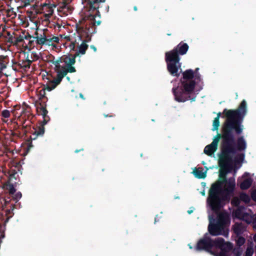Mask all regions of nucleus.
I'll return each mask as SVG.
<instances>
[{
	"instance_id": "1",
	"label": "nucleus",
	"mask_w": 256,
	"mask_h": 256,
	"mask_svg": "<svg viewBox=\"0 0 256 256\" xmlns=\"http://www.w3.org/2000/svg\"><path fill=\"white\" fill-rule=\"evenodd\" d=\"M223 113L226 117V120L222 126V134H218L212 142L206 146L204 152L208 155H212L217 150L220 138L224 139L223 152L219 159L220 167L218 180L213 184L210 188L208 198V202L213 210H218L224 205V201L229 200L232 196L236 187L235 178H226V174L232 162L230 156L234 154L235 150L232 144L234 142L232 130H234L238 134L242 133L243 128L239 125L238 121L243 118L246 113V104L245 100L242 102L237 110H227L225 109Z\"/></svg>"
},
{
	"instance_id": "2",
	"label": "nucleus",
	"mask_w": 256,
	"mask_h": 256,
	"mask_svg": "<svg viewBox=\"0 0 256 256\" xmlns=\"http://www.w3.org/2000/svg\"><path fill=\"white\" fill-rule=\"evenodd\" d=\"M84 6L87 14L84 18L76 24V30L82 40H92V34L96 32V26L101 24L100 14L98 8L90 10L86 6Z\"/></svg>"
},
{
	"instance_id": "3",
	"label": "nucleus",
	"mask_w": 256,
	"mask_h": 256,
	"mask_svg": "<svg viewBox=\"0 0 256 256\" xmlns=\"http://www.w3.org/2000/svg\"><path fill=\"white\" fill-rule=\"evenodd\" d=\"M198 68H196L195 74L192 70H188L182 73L183 78L182 80V87H177L174 88L172 91L175 96V99L179 102H184L188 100V95L192 92L195 82L192 80H200V76L198 74Z\"/></svg>"
},
{
	"instance_id": "4",
	"label": "nucleus",
	"mask_w": 256,
	"mask_h": 256,
	"mask_svg": "<svg viewBox=\"0 0 256 256\" xmlns=\"http://www.w3.org/2000/svg\"><path fill=\"white\" fill-rule=\"evenodd\" d=\"M38 100L36 105V111L38 115L42 116L43 121L40 125L36 128H33L30 130L32 136L28 140L29 143L28 150L33 146L32 140H36L38 136H42L44 133V125L46 124L50 120V118L48 116V111L46 110V102L48 98L46 96L45 89L42 88L38 92Z\"/></svg>"
},
{
	"instance_id": "5",
	"label": "nucleus",
	"mask_w": 256,
	"mask_h": 256,
	"mask_svg": "<svg viewBox=\"0 0 256 256\" xmlns=\"http://www.w3.org/2000/svg\"><path fill=\"white\" fill-rule=\"evenodd\" d=\"M196 248L198 250H205L220 256L221 252L230 250L232 248V245L229 242H224L222 238H218L212 240L205 236L198 242Z\"/></svg>"
},
{
	"instance_id": "6",
	"label": "nucleus",
	"mask_w": 256,
	"mask_h": 256,
	"mask_svg": "<svg viewBox=\"0 0 256 256\" xmlns=\"http://www.w3.org/2000/svg\"><path fill=\"white\" fill-rule=\"evenodd\" d=\"M188 48L186 43H180L176 48L166 53V60L168 72L174 76L179 75L178 70H180L181 64L179 62L180 58L178 53L183 55L186 54Z\"/></svg>"
},
{
	"instance_id": "7",
	"label": "nucleus",
	"mask_w": 256,
	"mask_h": 256,
	"mask_svg": "<svg viewBox=\"0 0 256 256\" xmlns=\"http://www.w3.org/2000/svg\"><path fill=\"white\" fill-rule=\"evenodd\" d=\"M235 217L242 219L247 223L252 222L254 228L256 229V216L252 214V211L244 208H238L234 212Z\"/></svg>"
},
{
	"instance_id": "8",
	"label": "nucleus",
	"mask_w": 256,
	"mask_h": 256,
	"mask_svg": "<svg viewBox=\"0 0 256 256\" xmlns=\"http://www.w3.org/2000/svg\"><path fill=\"white\" fill-rule=\"evenodd\" d=\"M76 62L75 57H72L71 60H69L68 63L64 66H62V69L58 72L56 76H58V80H56L58 82H60L62 78L68 74V72H76V70L74 67L72 66Z\"/></svg>"
},
{
	"instance_id": "9",
	"label": "nucleus",
	"mask_w": 256,
	"mask_h": 256,
	"mask_svg": "<svg viewBox=\"0 0 256 256\" xmlns=\"http://www.w3.org/2000/svg\"><path fill=\"white\" fill-rule=\"evenodd\" d=\"M34 116L32 115L30 112L28 111L26 109L23 108L22 111L21 112V116L18 118L19 120L22 123V128L23 130H24V132H26V130L25 129L28 127V124L24 125L26 120H30V122H32V119L33 118Z\"/></svg>"
},
{
	"instance_id": "10",
	"label": "nucleus",
	"mask_w": 256,
	"mask_h": 256,
	"mask_svg": "<svg viewBox=\"0 0 256 256\" xmlns=\"http://www.w3.org/2000/svg\"><path fill=\"white\" fill-rule=\"evenodd\" d=\"M105 1L106 0H82V3L90 10H96L99 8L100 3Z\"/></svg>"
},
{
	"instance_id": "11",
	"label": "nucleus",
	"mask_w": 256,
	"mask_h": 256,
	"mask_svg": "<svg viewBox=\"0 0 256 256\" xmlns=\"http://www.w3.org/2000/svg\"><path fill=\"white\" fill-rule=\"evenodd\" d=\"M71 58L68 56L64 55L56 59L55 62L56 66L54 68V71L58 74V72L60 71L62 69V66H61L60 63L64 62L66 65L68 63L69 60H71Z\"/></svg>"
},
{
	"instance_id": "12",
	"label": "nucleus",
	"mask_w": 256,
	"mask_h": 256,
	"mask_svg": "<svg viewBox=\"0 0 256 256\" xmlns=\"http://www.w3.org/2000/svg\"><path fill=\"white\" fill-rule=\"evenodd\" d=\"M91 41V39L88 38V40H82V43L78 46V50L76 52L73 57L75 58L78 56L80 54H86V50L88 48V46L86 44L87 42Z\"/></svg>"
},
{
	"instance_id": "13",
	"label": "nucleus",
	"mask_w": 256,
	"mask_h": 256,
	"mask_svg": "<svg viewBox=\"0 0 256 256\" xmlns=\"http://www.w3.org/2000/svg\"><path fill=\"white\" fill-rule=\"evenodd\" d=\"M14 64H16L19 68L22 69L24 70H26L30 68L32 64L30 60H28V59H27V60H25L24 58L23 59H20L18 62H16Z\"/></svg>"
},
{
	"instance_id": "14",
	"label": "nucleus",
	"mask_w": 256,
	"mask_h": 256,
	"mask_svg": "<svg viewBox=\"0 0 256 256\" xmlns=\"http://www.w3.org/2000/svg\"><path fill=\"white\" fill-rule=\"evenodd\" d=\"M18 184V182H6L4 184L3 188L8 192L10 195H14L15 193L16 190L15 187L16 184Z\"/></svg>"
},
{
	"instance_id": "15",
	"label": "nucleus",
	"mask_w": 256,
	"mask_h": 256,
	"mask_svg": "<svg viewBox=\"0 0 256 256\" xmlns=\"http://www.w3.org/2000/svg\"><path fill=\"white\" fill-rule=\"evenodd\" d=\"M42 9L48 12V14H46V16L50 17L51 16L54 12V8H56V6L55 4H44L42 6Z\"/></svg>"
},
{
	"instance_id": "16",
	"label": "nucleus",
	"mask_w": 256,
	"mask_h": 256,
	"mask_svg": "<svg viewBox=\"0 0 256 256\" xmlns=\"http://www.w3.org/2000/svg\"><path fill=\"white\" fill-rule=\"evenodd\" d=\"M194 176L198 178H204L206 176V170H204L202 168L195 169L193 170Z\"/></svg>"
},
{
	"instance_id": "17",
	"label": "nucleus",
	"mask_w": 256,
	"mask_h": 256,
	"mask_svg": "<svg viewBox=\"0 0 256 256\" xmlns=\"http://www.w3.org/2000/svg\"><path fill=\"white\" fill-rule=\"evenodd\" d=\"M8 180L7 182H16L17 179L18 178V175L16 170L12 169L8 172Z\"/></svg>"
},
{
	"instance_id": "18",
	"label": "nucleus",
	"mask_w": 256,
	"mask_h": 256,
	"mask_svg": "<svg viewBox=\"0 0 256 256\" xmlns=\"http://www.w3.org/2000/svg\"><path fill=\"white\" fill-rule=\"evenodd\" d=\"M32 38H36V45L43 46L44 44H48V38L46 35H43L42 38H38V36H34Z\"/></svg>"
},
{
	"instance_id": "19",
	"label": "nucleus",
	"mask_w": 256,
	"mask_h": 256,
	"mask_svg": "<svg viewBox=\"0 0 256 256\" xmlns=\"http://www.w3.org/2000/svg\"><path fill=\"white\" fill-rule=\"evenodd\" d=\"M9 220L10 217H8L4 220V224H0V243L2 242V239L5 237L6 225Z\"/></svg>"
},
{
	"instance_id": "20",
	"label": "nucleus",
	"mask_w": 256,
	"mask_h": 256,
	"mask_svg": "<svg viewBox=\"0 0 256 256\" xmlns=\"http://www.w3.org/2000/svg\"><path fill=\"white\" fill-rule=\"evenodd\" d=\"M245 230V226L242 223H236L234 226V231L238 235L240 234Z\"/></svg>"
},
{
	"instance_id": "21",
	"label": "nucleus",
	"mask_w": 256,
	"mask_h": 256,
	"mask_svg": "<svg viewBox=\"0 0 256 256\" xmlns=\"http://www.w3.org/2000/svg\"><path fill=\"white\" fill-rule=\"evenodd\" d=\"M8 63V56H0V71H2L6 68Z\"/></svg>"
},
{
	"instance_id": "22",
	"label": "nucleus",
	"mask_w": 256,
	"mask_h": 256,
	"mask_svg": "<svg viewBox=\"0 0 256 256\" xmlns=\"http://www.w3.org/2000/svg\"><path fill=\"white\" fill-rule=\"evenodd\" d=\"M246 147V142L243 137H240L237 140V148L240 150H244Z\"/></svg>"
},
{
	"instance_id": "23",
	"label": "nucleus",
	"mask_w": 256,
	"mask_h": 256,
	"mask_svg": "<svg viewBox=\"0 0 256 256\" xmlns=\"http://www.w3.org/2000/svg\"><path fill=\"white\" fill-rule=\"evenodd\" d=\"M58 76L54 78L51 82L50 86L46 85V86L43 88V89H45L46 90H48V92L51 91L52 90L54 89L60 82H57Z\"/></svg>"
},
{
	"instance_id": "24",
	"label": "nucleus",
	"mask_w": 256,
	"mask_h": 256,
	"mask_svg": "<svg viewBox=\"0 0 256 256\" xmlns=\"http://www.w3.org/2000/svg\"><path fill=\"white\" fill-rule=\"evenodd\" d=\"M252 180L250 178H244L240 183V188L243 190L248 188L251 185Z\"/></svg>"
},
{
	"instance_id": "25",
	"label": "nucleus",
	"mask_w": 256,
	"mask_h": 256,
	"mask_svg": "<svg viewBox=\"0 0 256 256\" xmlns=\"http://www.w3.org/2000/svg\"><path fill=\"white\" fill-rule=\"evenodd\" d=\"M20 128V126L18 124L17 122H14L13 130L16 132H12V135L14 136H20L21 134V132L19 129Z\"/></svg>"
},
{
	"instance_id": "26",
	"label": "nucleus",
	"mask_w": 256,
	"mask_h": 256,
	"mask_svg": "<svg viewBox=\"0 0 256 256\" xmlns=\"http://www.w3.org/2000/svg\"><path fill=\"white\" fill-rule=\"evenodd\" d=\"M40 58L39 54L36 52H32L30 53V62L38 60Z\"/></svg>"
},
{
	"instance_id": "27",
	"label": "nucleus",
	"mask_w": 256,
	"mask_h": 256,
	"mask_svg": "<svg viewBox=\"0 0 256 256\" xmlns=\"http://www.w3.org/2000/svg\"><path fill=\"white\" fill-rule=\"evenodd\" d=\"M36 44V38H32L28 40V42L27 45L26 46V48L30 50L35 46Z\"/></svg>"
},
{
	"instance_id": "28",
	"label": "nucleus",
	"mask_w": 256,
	"mask_h": 256,
	"mask_svg": "<svg viewBox=\"0 0 256 256\" xmlns=\"http://www.w3.org/2000/svg\"><path fill=\"white\" fill-rule=\"evenodd\" d=\"M14 40L15 45L23 44L24 42V36L23 35L20 34L17 37H16V40Z\"/></svg>"
},
{
	"instance_id": "29",
	"label": "nucleus",
	"mask_w": 256,
	"mask_h": 256,
	"mask_svg": "<svg viewBox=\"0 0 256 256\" xmlns=\"http://www.w3.org/2000/svg\"><path fill=\"white\" fill-rule=\"evenodd\" d=\"M220 126V120H218V118H215L212 123V128L213 131L217 130Z\"/></svg>"
},
{
	"instance_id": "30",
	"label": "nucleus",
	"mask_w": 256,
	"mask_h": 256,
	"mask_svg": "<svg viewBox=\"0 0 256 256\" xmlns=\"http://www.w3.org/2000/svg\"><path fill=\"white\" fill-rule=\"evenodd\" d=\"M60 8L62 10L70 9L69 6H68V3L66 0H63L62 2L59 3Z\"/></svg>"
},
{
	"instance_id": "31",
	"label": "nucleus",
	"mask_w": 256,
	"mask_h": 256,
	"mask_svg": "<svg viewBox=\"0 0 256 256\" xmlns=\"http://www.w3.org/2000/svg\"><path fill=\"white\" fill-rule=\"evenodd\" d=\"M12 198L16 202L22 198V194L20 192H16V194L12 196Z\"/></svg>"
},
{
	"instance_id": "32",
	"label": "nucleus",
	"mask_w": 256,
	"mask_h": 256,
	"mask_svg": "<svg viewBox=\"0 0 256 256\" xmlns=\"http://www.w3.org/2000/svg\"><path fill=\"white\" fill-rule=\"evenodd\" d=\"M240 200H242L245 202H248L250 200L249 196L245 194H241L240 196Z\"/></svg>"
},
{
	"instance_id": "33",
	"label": "nucleus",
	"mask_w": 256,
	"mask_h": 256,
	"mask_svg": "<svg viewBox=\"0 0 256 256\" xmlns=\"http://www.w3.org/2000/svg\"><path fill=\"white\" fill-rule=\"evenodd\" d=\"M59 38L57 36H54L52 38H48V42H47L48 45H52V44L51 43L52 42H58Z\"/></svg>"
},
{
	"instance_id": "34",
	"label": "nucleus",
	"mask_w": 256,
	"mask_h": 256,
	"mask_svg": "<svg viewBox=\"0 0 256 256\" xmlns=\"http://www.w3.org/2000/svg\"><path fill=\"white\" fill-rule=\"evenodd\" d=\"M14 206L12 204L10 206V208L7 210H6V216H7L6 218L8 217H10V218L12 216V215H10L9 216V215L11 214L12 213V211L13 210H14Z\"/></svg>"
},
{
	"instance_id": "35",
	"label": "nucleus",
	"mask_w": 256,
	"mask_h": 256,
	"mask_svg": "<svg viewBox=\"0 0 256 256\" xmlns=\"http://www.w3.org/2000/svg\"><path fill=\"white\" fill-rule=\"evenodd\" d=\"M48 62H50L53 64L54 65V66H56V64L55 63L56 60L55 59V57L52 55V54H50L48 56Z\"/></svg>"
},
{
	"instance_id": "36",
	"label": "nucleus",
	"mask_w": 256,
	"mask_h": 256,
	"mask_svg": "<svg viewBox=\"0 0 256 256\" xmlns=\"http://www.w3.org/2000/svg\"><path fill=\"white\" fill-rule=\"evenodd\" d=\"M12 34H15L14 32H12ZM6 40L8 42H10V44H12L14 45H15L14 44V40H16V37L15 36H13L12 35L8 37V38H6Z\"/></svg>"
},
{
	"instance_id": "37",
	"label": "nucleus",
	"mask_w": 256,
	"mask_h": 256,
	"mask_svg": "<svg viewBox=\"0 0 256 256\" xmlns=\"http://www.w3.org/2000/svg\"><path fill=\"white\" fill-rule=\"evenodd\" d=\"M2 116L4 118H8L10 116V112L8 110H4L2 111Z\"/></svg>"
},
{
	"instance_id": "38",
	"label": "nucleus",
	"mask_w": 256,
	"mask_h": 256,
	"mask_svg": "<svg viewBox=\"0 0 256 256\" xmlns=\"http://www.w3.org/2000/svg\"><path fill=\"white\" fill-rule=\"evenodd\" d=\"M253 253V248L252 247H248L246 252V256H252Z\"/></svg>"
},
{
	"instance_id": "39",
	"label": "nucleus",
	"mask_w": 256,
	"mask_h": 256,
	"mask_svg": "<svg viewBox=\"0 0 256 256\" xmlns=\"http://www.w3.org/2000/svg\"><path fill=\"white\" fill-rule=\"evenodd\" d=\"M240 198L239 199L237 197H234L232 199V203L233 205L237 206L240 204Z\"/></svg>"
},
{
	"instance_id": "40",
	"label": "nucleus",
	"mask_w": 256,
	"mask_h": 256,
	"mask_svg": "<svg viewBox=\"0 0 256 256\" xmlns=\"http://www.w3.org/2000/svg\"><path fill=\"white\" fill-rule=\"evenodd\" d=\"M22 34L24 36V39L26 40H30V39L32 38V37H34V36H31L28 32H27L26 34H25V31Z\"/></svg>"
},
{
	"instance_id": "41",
	"label": "nucleus",
	"mask_w": 256,
	"mask_h": 256,
	"mask_svg": "<svg viewBox=\"0 0 256 256\" xmlns=\"http://www.w3.org/2000/svg\"><path fill=\"white\" fill-rule=\"evenodd\" d=\"M24 58L25 60H27L28 59V60H30V54L24 52Z\"/></svg>"
},
{
	"instance_id": "42",
	"label": "nucleus",
	"mask_w": 256,
	"mask_h": 256,
	"mask_svg": "<svg viewBox=\"0 0 256 256\" xmlns=\"http://www.w3.org/2000/svg\"><path fill=\"white\" fill-rule=\"evenodd\" d=\"M252 198L256 202V190L253 191V192L252 194Z\"/></svg>"
},
{
	"instance_id": "43",
	"label": "nucleus",
	"mask_w": 256,
	"mask_h": 256,
	"mask_svg": "<svg viewBox=\"0 0 256 256\" xmlns=\"http://www.w3.org/2000/svg\"><path fill=\"white\" fill-rule=\"evenodd\" d=\"M46 31H48V30L47 29L43 30L42 33V34H38V38H42L43 37V35H46V34L45 33Z\"/></svg>"
},
{
	"instance_id": "44",
	"label": "nucleus",
	"mask_w": 256,
	"mask_h": 256,
	"mask_svg": "<svg viewBox=\"0 0 256 256\" xmlns=\"http://www.w3.org/2000/svg\"><path fill=\"white\" fill-rule=\"evenodd\" d=\"M242 256V252H239L238 250L234 251V256Z\"/></svg>"
},
{
	"instance_id": "45",
	"label": "nucleus",
	"mask_w": 256,
	"mask_h": 256,
	"mask_svg": "<svg viewBox=\"0 0 256 256\" xmlns=\"http://www.w3.org/2000/svg\"><path fill=\"white\" fill-rule=\"evenodd\" d=\"M238 242H240L242 244H244V238H238Z\"/></svg>"
},
{
	"instance_id": "46",
	"label": "nucleus",
	"mask_w": 256,
	"mask_h": 256,
	"mask_svg": "<svg viewBox=\"0 0 256 256\" xmlns=\"http://www.w3.org/2000/svg\"><path fill=\"white\" fill-rule=\"evenodd\" d=\"M12 34H10V32H6V36H5V38L6 39V38H8Z\"/></svg>"
},
{
	"instance_id": "47",
	"label": "nucleus",
	"mask_w": 256,
	"mask_h": 256,
	"mask_svg": "<svg viewBox=\"0 0 256 256\" xmlns=\"http://www.w3.org/2000/svg\"><path fill=\"white\" fill-rule=\"evenodd\" d=\"M38 28H36V31L34 33V35L33 36H38V34H40L38 32Z\"/></svg>"
},
{
	"instance_id": "48",
	"label": "nucleus",
	"mask_w": 256,
	"mask_h": 256,
	"mask_svg": "<svg viewBox=\"0 0 256 256\" xmlns=\"http://www.w3.org/2000/svg\"><path fill=\"white\" fill-rule=\"evenodd\" d=\"M90 48L92 49L94 52H96V48L94 46V45H91V46H90Z\"/></svg>"
},
{
	"instance_id": "49",
	"label": "nucleus",
	"mask_w": 256,
	"mask_h": 256,
	"mask_svg": "<svg viewBox=\"0 0 256 256\" xmlns=\"http://www.w3.org/2000/svg\"><path fill=\"white\" fill-rule=\"evenodd\" d=\"M194 208H190V210H189L188 211V212L189 214H191L193 212H194Z\"/></svg>"
},
{
	"instance_id": "50",
	"label": "nucleus",
	"mask_w": 256,
	"mask_h": 256,
	"mask_svg": "<svg viewBox=\"0 0 256 256\" xmlns=\"http://www.w3.org/2000/svg\"><path fill=\"white\" fill-rule=\"evenodd\" d=\"M158 215H156L154 218V223H156V222L158 221Z\"/></svg>"
},
{
	"instance_id": "51",
	"label": "nucleus",
	"mask_w": 256,
	"mask_h": 256,
	"mask_svg": "<svg viewBox=\"0 0 256 256\" xmlns=\"http://www.w3.org/2000/svg\"><path fill=\"white\" fill-rule=\"evenodd\" d=\"M83 150H84V148H81V149H80V150H76L74 151V152H75L76 153H78V152H80V151H83Z\"/></svg>"
},
{
	"instance_id": "52",
	"label": "nucleus",
	"mask_w": 256,
	"mask_h": 256,
	"mask_svg": "<svg viewBox=\"0 0 256 256\" xmlns=\"http://www.w3.org/2000/svg\"><path fill=\"white\" fill-rule=\"evenodd\" d=\"M220 116V113L219 112V113L218 114L216 118H218V120H219Z\"/></svg>"
},
{
	"instance_id": "53",
	"label": "nucleus",
	"mask_w": 256,
	"mask_h": 256,
	"mask_svg": "<svg viewBox=\"0 0 256 256\" xmlns=\"http://www.w3.org/2000/svg\"><path fill=\"white\" fill-rule=\"evenodd\" d=\"M248 173H245V174H244V176H242V178H245V177H246V176H248Z\"/></svg>"
},
{
	"instance_id": "54",
	"label": "nucleus",
	"mask_w": 256,
	"mask_h": 256,
	"mask_svg": "<svg viewBox=\"0 0 256 256\" xmlns=\"http://www.w3.org/2000/svg\"><path fill=\"white\" fill-rule=\"evenodd\" d=\"M134 11H136L138 10L137 6H134Z\"/></svg>"
},
{
	"instance_id": "55",
	"label": "nucleus",
	"mask_w": 256,
	"mask_h": 256,
	"mask_svg": "<svg viewBox=\"0 0 256 256\" xmlns=\"http://www.w3.org/2000/svg\"><path fill=\"white\" fill-rule=\"evenodd\" d=\"M104 116L105 117H108V116H110V117H112V115H110L108 116V114L106 115V114H104Z\"/></svg>"
},
{
	"instance_id": "56",
	"label": "nucleus",
	"mask_w": 256,
	"mask_h": 256,
	"mask_svg": "<svg viewBox=\"0 0 256 256\" xmlns=\"http://www.w3.org/2000/svg\"><path fill=\"white\" fill-rule=\"evenodd\" d=\"M254 242H256V234L254 235Z\"/></svg>"
},
{
	"instance_id": "57",
	"label": "nucleus",
	"mask_w": 256,
	"mask_h": 256,
	"mask_svg": "<svg viewBox=\"0 0 256 256\" xmlns=\"http://www.w3.org/2000/svg\"><path fill=\"white\" fill-rule=\"evenodd\" d=\"M2 36H4L3 34L2 33L0 32V38H1Z\"/></svg>"
},
{
	"instance_id": "58",
	"label": "nucleus",
	"mask_w": 256,
	"mask_h": 256,
	"mask_svg": "<svg viewBox=\"0 0 256 256\" xmlns=\"http://www.w3.org/2000/svg\"><path fill=\"white\" fill-rule=\"evenodd\" d=\"M72 46H73V48H74V46H75V44L74 43L72 44Z\"/></svg>"
},
{
	"instance_id": "59",
	"label": "nucleus",
	"mask_w": 256,
	"mask_h": 256,
	"mask_svg": "<svg viewBox=\"0 0 256 256\" xmlns=\"http://www.w3.org/2000/svg\"><path fill=\"white\" fill-rule=\"evenodd\" d=\"M202 194L203 196H204V195H205V193H204V192H202Z\"/></svg>"
},
{
	"instance_id": "60",
	"label": "nucleus",
	"mask_w": 256,
	"mask_h": 256,
	"mask_svg": "<svg viewBox=\"0 0 256 256\" xmlns=\"http://www.w3.org/2000/svg\"><path fill=\"white\" fill-rule=\"evenodd\" d=\"M3 122H6V120H3Z\"/></svg>"
},
{
	"instance_id": "61",
	"label": "nucleus",
	"mask_w": 256,
	"mask_h": 256,
	"mask_svg": "<svg viewBox=\"0 0 256 256\" xmlns=\"http://www.w3.org/2000/svg\"><path fill=\"white\" fill-rule=\"evenodd\" d=\"M202 164H205V162H202Z\"/></svg>"
},
{
	"instance_id": "62",
	"label": "nucleus",
	"mask_w": 256,
	"mask_h": 256,
	"mask_svg": "<svg viewBox=\"0 0 256 256\" xmlns=\"http://www.w3.org/2000/svg\"><path fill=\"white\" fill-rule=\"evenodd\" d=\"M190 248H192V246H190Z\"/></svg>"
},
{
	"instance_id": "63",
	"label": "nucleus",
	"mask_w": 256,
	"mask_h": 256,
	"mask_svg": "<svg viewBox=\"0 0 256 256\" xmlns=\"http://www.w3.org/2000/svg\"><path fill=\"white\" fill-rule=\"evenodd\" d=\"M112 130H114V127L112 128Z\"/></svg>"
}]
</instances>
